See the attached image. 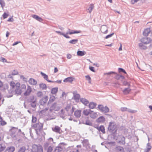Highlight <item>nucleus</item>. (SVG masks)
<instances>
[{
	"mask_svg": "<svg viewBox=\"0 0 152 152\" xmlns=\"http://www.w3.org/2000/svg\"><path fill=\"white\" fill-rule=\"evenodd\" d=\"M43 126V124L41 123H38L32 125V127L35 129L37 134H38L39 132L42 130Z\"/></svg>",
	"mask_w": 152,
	"mask_h": 152,
	"instance_id": "nucleus-1",
	"label": "nucleus"
},
{
	"mask_svg": "<svg viewBox=\"0 0 152 152\" xmlns=\"http://www.w3.org/2000/svg\"><path fill=\"white\" fill-rule=\"evenodd\" d=\"M116 125L114 122H110L108 127V130L110 132L115 133L117 131Z\"/></svg>",
	"mask_w": 152,
	"mask_h": 152,
	"instance_id": "nucleus-2",
	"label": "nucleus"
},
{
	"mask_svg": "<svg viewBox=\"0 0 152 152\" xmlns=\"http://www.w3.org/2000/svg\"><path fill=\"white\" fill-rule=\"evenodd\" d=\"M75 109V108L74 107H72L71 108L70 105H68L66 106L65 107V110H66V112H67V115L71 116Z\"/></svg>",
	"mask_w": 152,
	"mask_h": 152,
	"instance_id": "nucleus-3",
	"label": "nucleus"
},
{
	"mask_svg": "<svg viewBox=\"0 0 152 152\" xmlns=\"http://www.w3.org/2000/svg\"><path fill=\"white\" fill-rule=\"evenodd\" d=\"M54 143L53 139L51 137L50 138L44 143V147L45 149H46L49 146H52Z\"/></svg>",
	"mask_w": 152,
	"mask_h": 152,
	"instance_id": "nucleus-4",
	"label": "nucleus"
},
{
	"mask_svg": "<svg viewBox=\"0 0 152 152\" xmlns=\"http://www.w3.org/2000/svg\"><path fill=\"white\" fill-rule=\"evenodd\" d=\"M98 108L100 111L104 113H107L109 111V109L107 106L104 107L102 105H99Z\"/></svg>",
	"mask_w": 152,
	"mask_h": 152,
	"instance_id": "nucleus-5",
	"label": "nucleus"
},
{
	"mask_svg": "<svg viewBox=\"0 0 152 152\" xmlns=\"http://www.w3.org/2000/svg\"><path fill=\"white\" fill-rule=\"evenodd\" d=\"M20 85L19 83H16V88L15 90V94L18 95H20L22 93V91L20 89Z\"/></svg>",
	"mask_w": 152,
	"mask_h": 152,
	"instance_id": "nucleus-6",
	"label": "nucleus"
},
{
	"mask_svg": "<svg viewBox=\"0 0 152 152\" xmlns=\"http://www.w3.org/2000/svg\"><path fill=\"white\" fill-rule=\"evenodd\" d=\"M73 98L75 100L76 102H78L80 98V94L77 93L76 91H73Z\"/></svg>",
	"mask_w": 152,
	"mask_h": 152,
	"instance_id": "nucleus-7",
	"label": "nucleus"
},
{
	"mask_svg": "<svg viewBox=\"0 0 152 152\" xmlns=\"http://www.w3.org/2000/svg\"><path fill=\"white\" fill-rule=\"evenodd\" d=\"M140 41L144 44H148L151 42V39L150 38L145 37L141 39Z\"/></svg>",
	"mask_w": 152,
	"mask_h": 152,
	"instance_id": "nucleus-8",
	"label": "nucleus"
},
{
	"mask_svg": "<svg viewBox=\"0 0 152 152\" xmlns=\"http://www.w3.org/2000/svg\"><path fill=\"white\" fill-rule=\"evenodd\" d=\"M48 99V96H45L43 97L39 101V103L40 105H43L46 104Z\"/></svg>",
	"mask_w": 152,
	"mask_h": 152,
	"instance_id": "nucleus-9",
	"label": "nucleus"
},
{
	"mask_svg": "<svg viewBox=\"0 0 152 152\" xmlns=\"http://www.w3.org/2000/svg\"><path fill=\"white\" fill-rule=\"evenodd\" d=\"M60 109L59 107L57 104V103H53L50 107V110H53L55 111H58Z\"/></svg>",
	"mask_w": 152,
	"mask_h": 152,
	"instance_id": "nucleus-10",
	"label": "nucleus"
},
{
	"mask_svg": "<svg viewBox=\"0 0 152 152\" xmlns=\"http://www.w3.org/2000/svg\"><path fill=\"white\" fill-rule=\"evenodd\" d=\"M121 110L122 111H127L129 113H135L137 112V110L128 109L127 107H123L121 108Z\"/></svg>",
	"mask_w": 152,
	"mask_h": 152,
	"instance_id": "nucleus-11",
	"label": "nucleus"
},
{
	"mask_svg": "<svg viewBox=\"0 0 152 152\" xmlns=\"http://www.w3.org/2000/svg\"><path fill=\"white\" fill-rule=\"evenodd\" d=\"M101 31L104 34H106L108 32V28L106 25H103L101 28Z\"/></svg>",
	"mask_w": 152,
	"mask_h": 152,
	"instance_id": "nucleus-12",
	"label": "nucleus"
},
{
	"mask_svg": "<svg viewBox=\"0 0 152 152\" xmlns=\"http://www.w3.org/2000/svg\"><path fill=\"white\" fill-rule=\"evenodd\" d=\"M67 112L65 110V108L64 109H62L59 112L60 116L62 118H64L67 115Z\"/></svg>",
	"mask_w": 152,
	"mask_h": 152,
	"instance_id": "nucleus-13",
	"label": "nucleus"
},
{
	"mask_svg": "<svg viewBox=\"0 0 152 152\" xmlns=\"http://www.w3.org/2000/svg\"><path fill=\"white\" fill-rule=\"evenodd\" d=\"M52 130L54 132L58 133H60L61 129L60 127L58 126H55L54 127L52 128Z\"/></svg>",
	"mask_w": 152,
	"mask_h": 152,
	"instance_id": "nucleus-14",
	"label": "nucleus"
},
{
	"mask_svg": "<svg viewBox=\"0 0 152 152\" xmlns=\"http://www.w3.org/2000/svg\"><path fill=\"white\" fill-rule=\"evenodd\" d=\"M32 91L31 87L29 86H28L26 91L24 93V95L25 96H27L30 94Z\"/></svg>",
	"mask_w": 152,
	"mask_h": 152,
	"instance_id": "nucleus-15",
	"label": "nucleus"
},
{
	"mask_svg": "<svg viewBox=\"0 0 152 152\" xmlns=\"http://www.w3.org/2000/svg\"><path fill=\"white\" fill-rule=\"evenodd\" d=\"M81 111L80 110H77L74 112V115L77 118H79L80 117Z\"/></svg>",
	"mask_w": 152,
	"mask_h": 152,
	"instance_id": "nucleus-16",
	"label": "nucleus"
},
{
	"mask_svg": "<svg viewBox=\"0 0 152 152\" xmlns=\"http://www.w3.org/2000/svg\"><path fill=\"white\" fill-rule=\"evenodd\" d=\"M131 89L129 87L127 88H126L124 89L122 91L124 95H127L129 94L131 91Z\"/></svg>",
	"mask_w": 152,
	"mask_h": 152,
	"instance_id": "nucleus-17",
	"label": "nucleus"
},
{
	"mask_svg": "<svg viewBox=\"0 0 152 152\" xmlns=\"http://www.w3.org/2000/svg\"><path fill=\"white\" fill-rule=\"evenodd\" d=\"M41 74L42 76H43V77L44 79L46 80L48 82H50V83H54V82L52 81L51 80H48V76L46 75L45 74L43 73L42 72H41Z\"/></svg>",
	"mask_w": 152,
	"mask_h": 152,
	"instance_id": "nucleus-18",
	"label": "nucleus"
},
{
	"mask_svg": "<svg viewBox=\"0 0 152 152\" xmlns=\"http://www.w3.org/2000/svg\"><path fill=\"white\" fill-rule=\"evenodd\" d=\"M80 100V102L85 105H87L89 103V101L85 98H81Z\"/></svg>",
	"mask_w": 152,
	"mask_h": 152,
	"instance_id": "nucleus-19",
	"label": "nucleus"
},
{
	"mask_svg": "<svg viewBox=\"0 0 152 152\" xmlns=\"http://www.w3.org/2000/svg\"><path fill=\"white\" fill-rule=\"evenodd\" d=\"M28 82L30 84L32 85H36L37 83V81L34 79L31 78L28 80Z\"/></svg>",
	"mask_w": 152,
	"mask_h": 152,
	"instance_id": "nucleus-20",
	"label": "nucleus"
},
{
	"mask_svg": "<svg viewBox=\"0 0 152 152\" xmlns=\"http://www.w3.org/2000/svg\"><path fill=\"white\" fill-rule=\"evenodd\" d=\"M91 112H92V111H91L90 109H85L83 111V114L86 115H88L89 114H90V113Z\"/></svg>",
	"mask_w": 152,
	"mask_h": 152,
	"instance_id": "nucleus-21",
	"label": "nucleus"
},
{
	"mask_svg": "<svg viewBox=\"0 0 152 152\" xmlns=\"http://www.w3.org/2000/svg\"><path fill=\"white\" fill-rule=\"evenodd\" d=\"M96 128L99 131L101 132L103 134L105 133V128L103 126H101Z\"/></svg>",
	"mask_w": 152,
	"mask_h": 152,
	"instance_id": "nucleus-22",
	"label": "nucleus"
},
{
	"mask_svg": "<svg viewBox=\"0 0 152 152\" xmlns=\"http://www.w3.org/2000/svg\"><path fill=\"white\" fill-rule=\"evenodd\" d=\"M32 16L33 18L40 22H42V21L43 20V19L42 18L36 15H32Z\"/></svg>",
	"mask_w": 152,
	"mask_h": 152,
	"instance_id": "nucleus-23",
	"label": "nucleus"
},
{
	"mask_svg": "<svg viewBox=\"0 0 152 152\" xmlns=\"http://www.w3.org/2000/svg\"><path fill=\"white\" fill-rule=\"evenodd\" d=\"M15 150V148L12 146L9 147L7 148L4 152H13Z\"/></svg>",
	"mask_w": 152,
	"mask_h": 152,
	"instance_id": "nucleus-24",
	"label": "nucleus"
},
{
	"mask_svg": "<svg viewBox=\"0 0 152 152\" xmlns=\"http://www.w3.org/2000/svg\"><path fill=\"white\" fill-rule=\"evenodd\" d=\"M150 32V29L149 28H147L144 30L143 32V34L144 36H147Z\"/></svg>",
	"mask_w": 152,
	"mask_h": 152,
	"instance_id": "nucleus-25",
	"label": "nucleus"
},
{
	"mask_svg": "<svg viewBox=\"0 0 152 152\" xmlns=\"http://www.w3.org/2000/svg\"><path fill=\"white\" fill-rule=\"evenodd\" d=\"M97 104L96 103L93 102H90L89 104V107L91 109H94L96 106Z\"/></svg>",
	"mask_w": 152,
	"mask_h": 152,
	"instance_id": "nucleus-26",
	"label": "nucleus"
},
{
	"mask_svg": "<svg viewBox=\"0 0 152 152\" xmlns=\"http://www.w3.org/2000/svg\"><path fill=\"white\" fill-rule=\"evenodd\" d=\"M37 148V152H43V148L42 146L39 145H35Z\"/></svg>",
	"mask_w": 152,
	"mask_h": 152,
	"instance_id": "nucleus-27",
	"label": "nucleus"
},
{
	"mask_svg": "<svg viewBox=\"0 0 152 152\" xmlns=\"http://www.w3.org/2000/svg\"><path fill=\"white\" fill-rule=\"evenodd\" d=\"M151 148V144L148 143L147 144L146 148L144 150V152H149Z\"/></svg>",
	"mask_w": 152,
	"mask_h": 152,
	"instance_id": "nucleus-28",
	"label": "nucleus"
},
{
	"mask_svg": "<svg viewBox=\"0 0 152 152\" xmlns=\"http://www.w3.org/2000/svg\"><path fill=\"white\" fill-rule=\"evenodd\" d=\"M105 121V119L103 116H100L98 118L97 121L98 122L102 123Z\"/></svg>",
	"mask_w": 152,
	"mask_h": 152,
	"instance_id": "nucleus-29",
	"label": "nucleus"
},
{
	"mask_svg": "<svg viewBox=\"0 0 152 152\" xmlns=\"http://www.w3.org/2000/svg\"><path fill=\"white\" fill-rule=\"evenodd\" d=\"M116 150L117 152H124L123 148L121 146H117L116 147Z\"/></svg>",
	"mask_w": 152,
	"mask_h": 152,
	"instance_id": "nucleus-30",
	"label": "nucleus"
},
{
	"mask_svg": "<svg viewBox=\"0 0 152 152\" xmlns=\"http://www.w3.org/2000/svg\"><path fill=\"white\" fill-rule=\"evenodd\" d=\"M86 54V52L84 51H78L77 52V55L80 56H82Z\"/></svg>",
	"mask_w": 152,
	"mask_h": 152,
	"instance_id": "nucleus-31",
	"label": "nucleus"
},
{
	"mask_svg": "<svg viewBox=\"0 0 152 152\" xmlns=\"http://www.w3.org/2000/svg\"><path fill=\"white\" fill-rule=\"evenodd\" d=\"M90 117L93 118H95L97 116V114L96 113H93L92 111L90 114Z\"/></svg>",
	"mask_w": 152,
	"mask_h": 152,
	"instance_id": "nucleus-32",
	"label": "nucleus"
},
{
	"mask_svg": "<svg viewBox=\"0 0 152 152\" xmlns=\"http://www.w3.org/2000/svg\"><path fill=\"white\" fill-rule=\"evenodd\" d=\"M58 91V88L56 87L52 88L51 90V93L52 94H56L57 92Z\"/></svg>",
	"mask_w": 152,
	"mask_h": 152,
	"instance_id": "nucleus-33",
	"label": "nucleus"
},
{
	"mask_svg": "<svg viewBox=\"0 0 152 152\" xmlns=\"http://www.w3.org/2000/svg\"><path fill=\"white\" fill-rule=\"evenodd\" d=\"M82 143L84 146L86 147L89 145L88 141L87 140H84L83 141Z\"/></svg>",
	"mask_w": 152,
	"mask_h": 152,
	"instance_id": "nucleus-34",
	"label": "nucleus"
},
{
	"mask_svg": "<svg viewBox=\"0 0 152 152\" xmlns=\"http://www.w3.org/2000/svg\"><path fill=\"white\" fill-rule=\"evenodd\" d=\"M55 99L56 98L55 96H51L50 98L48 104H50L53 102L55 100Z\"/></svg>",
	"mask_w": 152,
	"mask_h": 152,
	"instance_id": "nucleus-35",
	"label": "nucleus"
},
{
	"mask_svg": "<svg viewBox=\"0 0 152 152\" xmlns=\"http://www.w3.org/2000/svg\"><path fill=\"white\" fill-rule=\"evenodd\" d=\"M28 100L29 102H33L34 101H36V99L34 96H31L29 98Z\"/></svg>",
	"mask_w": 152,
	"mask_h": 152,
	"instance_id": "nucleus-36",
	"label": "nucleus"
},
{
	"mask_svg": "<svg viewBox=\"0 0 152 152\" xmlns=\"http://www.w3.org/2000/svg\"><path fill=\"white\" fill-rule=\"evenodd\" d=\"M39 87L42 89H45L47 88L46 85L45 84L41 83L39 84Z\"/></svg>",
	"mask_w": 152,
	"mask_h": 152,
	"instance_id": "nucleus-37",
	"label": "nucleus"
},
{
	"mask_svg": "<svg viewBox=\"0 0 152 152\" xmlns=\"http://www.w3.org/2000/svg\"><path fill=\"white\" fill-rule=\"evenodd\" d=\"M73 81V79L72 77H69L67 78L64 80V82H71Z\"/></svg>",
	"mask_w": 152,
	"mask_h": 152,
	"instance_id": "nucleus-38",
	"label": "nucleus"
},
{
	"mask_svg": "<svg viewBox=\"0 0 152 152\" xmlns=\"http://www.w3.org/2000/svg\"><path fill=\"white\" fill-rule=\"evenodd\" d=\"M62 150V148L61 147L58 146L56 147L54 151L55 152H61Z\"/></svg>",
	"mask_w": 152,
	"mask_h": 152,
	"instance_id": "nucleus-39",
	"label": "nucleus"
},
{
	"mask_svg": "<svg viewBox=\"0 0 152 152\" xmlns=\"http://www.w3.org/2000/svg\"><path fill=\"white\" fill-rule=\"evenodd\" d=\"M94 6L93 4L90 5L89 8L87 9V10L88 11V12H89V13H91L94 9Z\"/></svg>",
	"mask_w": 152,
	"mask_h": 152,
	"instance_id": "nucleus-40",
	"label": "nucleus"
},
{
	"mask_svg": "<svg viewBox=\"0 0 152 152\" xmlns=\"http://www.w3.org/2000/svg\"><path fill=\"white\" fill-rule=\"evenodd\" d=\"M77 41L78 39H75L71 40L69 41V42L70 44H75L77 42Z\"/></svg>",
	"mask_w": 152,
	"mask_h": 152,
	"instance_id": "nucleus-41",
	"label": "nucleus"
},
{
	"mask_svg": "<svg viewBox=\"0 0 152 152\" xmlns=\"http://www.w3.org/2000/svg\"><path fill=\"white\" fill-rule=\"evenodd\" d=\"M83 124L89 126H91L92 125V123L88 120H86L85 122H83Z\"/></svg>",
	"mask_w": 152,
	"mask_h": 152,
	"instance_id": "nucleus-42",
	"label": "nucleus"
},
{
	"mask_svg": "<svg viewBox=\"0 0 152 152\" xmlns=\"http://www.w3.org/2000/svg\"><path fill=\"white\" fill-rule=\"evenodd\" d=\"M31 103V107L33 108H35L37 105L36 101H34L33 102H32Z\"/></svg>",
	"mask_w": 152,
	"mask_h": 152,
	"instance_id": "nucleus-43",
	"label": "nucleus"
},
{
	"mask_svg": "<svg viewBox=\"0 0 152 152\" xmlns=\"http://www.w3.org/2000/svg\"><path fill=\"white\" fill-rule=\"evenodd\" d=\"M125 138L124 137H121V140L120 141V142L122 144H124L125 143Z\"/></svg>",
	"mask_w": 152,
	"mask_h": 152,
	"instance_id": "nucleus-44",
	"label": "nucleus"
},
{
	"mask_svg": "<svg viewBox=\"0 0 152 152\" xmlns=\"http://www.w3.org/2000/svg\"><path fill=\"white\" fill-rule=\"evenodd\" d=\"M37 97H41L43 96V94L42 92L39 91L37 93Z\"/></svg>",
	"mask_w": 152,
	"mask_h": 152,
	"instance_id": "nucleus-45",
	"label": "nucleus"
},
{
	"mask_svg": "<svg viewBox=\"0 0 152 152\" xmlns=\"http://www.w3.org/2000/svg\"><path fill=\"white\" fill-rule=\"evenodd\" d=\"M26 150V148L24 147L21 148L19 150L18 152H25Z\"/></svg>",
	"mask_w": 152,
	"mask_h": 152,
	"instance_id": "nucleus-46",
	"label": "nucleus"
},
{
	"mask_svg": "<svg viewBox=\"0 0 152 152\" xmlns=\"http://www.w3.org/2000/svg\"><path fill=\"white\" fill-rule=\"evenodd\" d=\"M46 149H47V152H51L53 150V148L52 147V146H49Z\"/></svg>",
	"mask_w": 152,
	"mask_h": 152,
	"instance_id": "nucleus-47",
	"label": "nucleus"
},
{
	"mask_svg": "<svg viewBox=\"0 0 152 152\" xmlns=\"http://www.w3.org/2000/svg\"><path fill=\"white\" fill-rule=\"evenodd\" d=\"M10 85L11 86L12 88H14L15 87L16 88V85L14 82H11Z\"/></svg>",
	"mask_w": 152,
	"mask_h": 152,
	"instance_id": "nucleus-48",
	"label": "nucleus"
},
{
	"mask_svg": "<svg viewBox=\"0 0 152 152\" xmlns=\"http://www.w3.org/2000/svg\"><path fill=\"white\" fill-rule=\"evenodd\" d=\"M5 148L4 145H2L0 144V152L3 151Z\"/></svg>",
	"mask_w": 152,
	"mask_h": 152,
	"instance_id": "nucleus-49",
	"label": "nucleus"
},
{
	"mask_svg": "<svg viewBox=\"0 0 152 152\" xmlns=\"http://www.w3.org/2000/svg\"><path fill=\"white\" fill-rule=\"evenodd\" d=\"M37 120V118L35 117L34 116H32V122L33 123H35L36 122Z\"/></svg>",
	"mask_w": 152,
	"mask_h": 152,
	"instance_id": "nucleus-50",
	"label": "nucleus"
},
{
	"mask_svg": "<svg viewBox=\"0 0 152 152\" xmlns=\"http://www.w3.org/2000/svg\"><path fill=\"white\" fill-rule=\"evenodd\" d=\"M123 85L124 86H128L129 87L130 86V84L126 81H124L123 83Z\"/></svg>",
	"mask_w": 152,
	"mask_h": 152,
	"instance_id": "nucleus-51",
	"label": "nucleus"
},
{
	"mask_svg": "<svg viewBox=\"0 0 152 152\" xmlns=\"http://www.w3.org/2000/svg\"><path fill=\"white\" fill-rule=\"evenodd\" d=\"M18 72L17 70H14L12 72V75H15L18 74Z\"/></svg>",
	"mask_w": 152,
	"mask_h": 152,
	"instance_id": "nucleus-52",
	"label": "nucleus"
},
{
	"mask_svg": "<svg viewBox=\"0 0 152 152\" xmlns=\"http://www.w3.org/2000/svg\"><path fill=\"white\" fill-rule=\"evenodd\" d=\"M8 14H7L6 12H4V14L3 15V18L5 19L7 18L8 16Z\"/></svg>",
	"mask_w": 152,
	"mask_h": 152,
	"instance_id": "nucleus-53",
	"label": "nucleus"
},
{
	"mask_svg": "<svg viewBox=\"0 0 152 152\" xmlns=\"http://www.w3.org/2000/svg\"><path fill=\"white\" fill-rule=\"evenodd\" d=\"M114 33H112L111 34L108 35H107L105 37V38L106 39H107L109 38L110 37H111L114 35Z\"/></svg>",
	"mask_w": 152,
	"mask_h": 152,
	"instance_id": "nucleus-54",
	"label": "nucleus"
},
{
	"mask_svg": "<svg viewBox=\"0 0 152 152\" xmlns=\"http://www.w3.org/2000/svg\"><path fill=\"white\" fill-rule=\"evenodd\" d=\"M118 70L120 72H122L126 74V73L125 71L122 68H119L118 69Z\"/></svg>",
	"mask_w": 152,
	"mask_h": 152,
	"instance_id": "nucleus-55",
	"label": "nucleus"
},
{
	"mask_svg": "<svg viewBox=\"0 0 152 152\" xmlns=\"http://www.w3.org/2000/svg\"><path fill=\"white\" fill-rule=\"evenodd\" d=\"M48 110V108H46L40 111V112L41 113L43 114V113H44L45 112L47 111Z\"/></svg>",
	"mask_w": 152,
	"mask_h": 152,
	"instance_id": "nucleus-56",
	"label": "nucleus"
},
{
	"mask_svg": "<svg viewBox=\"0 0 152 152\" xmlns=\"http://www.w3.org/2000/svg\"><path fill=\"white\" fill-rule=\"evenodd\" d=\"M7 124V123L4 121H2L0 123L1 125L4 126L6 125Z\"/></svg>",
	"mask_w": 152,
	"mask_h": 152,
	"instance_id": "nucleus-57",
	"label": "nucleus"
},
{
	"mask_svg": "<svg viewBox=\"0 0 152 152\" xmlns=\"http://www.w3.org/2000/svg\"><path fill=\"white\" fill-rule=\"evenodd\" d=\"M1 61L4 62H7V60L4 58L1 57Z\"/></svg>",
	"mask_w": 152,
	"mask_h": 152,
	"instance_id": "nucleus-58",
	"label": "nucleus"
},
{
	"mask_svg": "<svg viewBox=\"0 0 152 152\" xmlns=\"http://www.w3.org/2000/svg\"><path fill=\"white\" fill-rule=\"evenodd\" d=\"M89 69L92 71L95 72V71L94 69V67L93 66H90L89 67Z\"/></svg>",
	"mask_w": 152,
	"mask_h": 152,
	"instance_id": "nucleus-59",
	"label": "nucleus"
},
{
	"mask_svg": "<svg viewBox=\"0 0 152 152\" xmlns=\"http://www.w3.org/2000/svg\"><path fill=\"white\" fill-rule=\"evenodd\" d=\"M113 73H115L113 72H110L107 73H104V75H111V74H113Z\"/></svg>",
	"mask_w": 152,
	"mask_h": 152,
	"instance_id": "nucleus-60",
	"label": "nucleus"
},
{
	"mask_svg": "<svg viewBox=\"0 0 152 152\" xmlns=\"http://www.w3.org/2000/svg\"><path fill=\"white\" fill-rule=\"evenodd\" d=\"M72 57L71 55L69 54H67V58L68 59H70Z\"/></svg>",
	"mask_w": 152,
	"mask_h": 152,
	"instance_id": "nucleus-61",
	"label": "nucleus"
},
{
	"mask_svg": "<svg viewBox=\"0 0 152 152\" xmlns=\"http://www.w3.org/2000/svg\"><path fill=\"white\" fill-rule=\"evenodd\" d=\"M21 88L22 89H25L26 88V86L25 84H22L21 86Z\"/></svg>",
	"mask_w": 152,
	"mask_h": 152,
	"instance_id": "nucleus-62",
	"label": "nucleus"
},
{
	"mask_svg": "<svg viewBox=\"0 0 152 152\" xmlns=\"http://www.w3.org/2000/svg\"><path fill=\"white\" fill-rule=\"evenodd\" d=\"M7 21L8 22H13V19L12 18H10L7 20Z\"/></svg>",
	"mask_w": 152,
	"mask_h": 152,
	"instance_id": "nucleus-63",
	"label": "nucleus"
},
{
	"mask_svg": "<svg viewBox=\"0 0 152 152\" xmlns=\"http://www.w3.org/2000/svg\"><path fill=\"white\" fill-rule=\"evenodd\" d=\"M63 34V36L64 37H65L66 38H70V37L69 36H68L67 34Z\"/></svg>",
	"mask_w": 152,
	"mask_h": 152,
	"instance_id": "nucleus-64",
	"label": "nucleus"
}]
</instances>
